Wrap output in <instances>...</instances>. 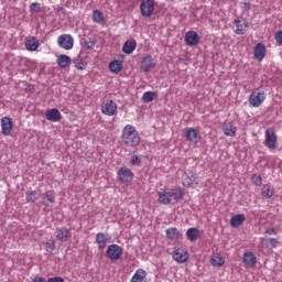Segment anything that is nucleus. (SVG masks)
<instances>
[{
    "label": "nucleus",
    "instance_id": "f257e3e1",
    "mask_svg": "<svg viewBox=\"0 0 282 282\" xmlns=\"http://www.w3.org/2000/svg\"><path fill=\"white\" fill-rule=\"evenodd\" d=\"M141 140L142 139L140 138V132H138L135 127L131 124L123 127L121 132V142L124 147L135 149V147H140Z\"/></svg>",
    "mask_w": 282,
    "mask_h": 282
},
{
    "label": "nucleus",
    "instance_id": "f03ea898",
    "mask_svg": "<svg viewBox=\"0 0 282 282\" xmlns=\"http://www.w3.org/2000/svg\"><path fill=\"white\" fill-rule=\"evenodd\" d=\"M141 17L145 19H151L155 12V1L154 0H142L140 4Z\"/></svg>",
    "mask_w": 282,
    "mask_h": 282
},
{
    "label": "nucleus",
    "instance_id": "7ed1b4c3",
    "mask_svg": "<svg viewBox=\"0 0 282 282\" xmlns=\"http://www.w3.org/2000/svg\"><path fill=\"white\" fill-rule=\"evenodd\" d=\"M263 145L267 147V149H270V151H274V149H276V132H274V129L268 128L265 130Z\"/></svg>",
    "mask_w": 282,
    "mask_h": 282
},
{
    "label": "nucleus",
    "instance_id": "20e7f679",
    "mask_svg": "<svg viewBox=\"0 0 282 282\" xmlns=\"http://www.w3.org/2000/svg\"><path fill=\"white\" fill-rule=\"evenodd\" d=\"M199 185V177L193 172L185 173L183 176V186L187 188H197Z\"/></svg>",
    "mask_w": 282,
    "mask_h": 282
},
{
    "label": "nucleus",
    "instance_id": "39448f33",
    "mask_svg": "<svg viewBox=\"0 0 282 282\" xmlns=\"http://www.w3.org/2000/svg\"><path fill=\"white\" fill-rule=\"evenodd\" d=\"M117 175L121 184H131V180H133V172L127 166L120 167Z\"/></svg>",
    "mask_w": 282,
    "mask_h": 282
},
{
    "label": "nucleus",
    "instance_id": "423d86ee",
    "mask_svg": "<svg viewBox=\"0 0 282 282\" xmlns=\"http://www.w3.org/2000/svg\"><path fill=\"white\" fill-rule=\"evenodd\" d=\"M122 252H123L122 247L118 245H110L107 248L106 257H108L110 261H118V259L122 257Z\"/></svg>",
    "mask_w": 282,
    "mask_h": 282
},
{
    "label": "nucleus",
    "instance_id": "0eeeda50",
    "mask_svg": "<svg viewBox=\"0 0 282 282\" xmlns=\"http://www.w3.org/2000/svg\"><path fill=\"white\" fill-rule=\"evenodd\" d=\"M264 100H265V93L254 90L249 97V105L250 107H261Z\"/></svg>",
    "mask_w": 282,
    "mask_h": 282
},
{
    "label": "nucleus",
    "instance_id": "6e6552de",
    "mask_svg": "<svg viewBox=\"0 0 282 282\" xmlns=\"http://www.w3.org/2000/svg\"><path fill=\"white\" fill-rule=\"evenodd\" d=\"M57 45L62 50H72L74 47V37L69 34H62L57 37Z\"/></svg>",
    "mask_w": 282,
    "mask_h": 282
},
{
    "label": "nucleus",
    "instance_id": "1a4fd4ad",
    "mask_svg": "<svg viewBox=\"0 0 282 282\" xmlns=\"http://www.w3.org/2000/svg\"><path fill=\"white\" fill-rule=\"evenodd\" d=\"M55 238L62 243H67L72 239V232H69L67 227H59L55 230Z\"/></svg>",
    "mask_w": 282,
    "mask_h": 282
},
{
    "label": "nucleus",
    "instance_id": "9d476101",
    "mask_svg": "<svg viewBox=\"0 0 282 282\" xmlns=\"http://www.w3.org/2000/svg\"><path fill=\"white\" fill-rule=\"evenodd\" d=\"M221 129L224 135L227 138H235V135H237V126H235L232 121L226 120L223 123Z\"/></svg>",
    "mask_w": 282,
    "mask_h": 282
},
{
    "label": "nucleus",
    "instance_id": "9b49d317",
    "mask_svg": "<svg viewBox=\"0 0 282 282\" xmlns=\"http://www.w3.org/2000/svg\"><path fill=\"white\" fill-rule=\"evenodd\" d=\"M13 127H14V123L12 122V119L10 117L1 118L2 135H12Z\"/></svg>",
    "mask_w": 282,
    "mask_h": 282
},
{
    "label": "nucleus",
    "instance_id": "f8f14e48",
    "mask_svg": "<svg viewBox=\"0 0 282 282\" xmlns=\"http://www.w3.org/2000/svg\"><path fill=\"white\" fill-rule=\"evenodd\" d=\"M117 111L118 105L113 100H107L101 108V112L105 113V116H116Z\"/></svg>",
    "mask_w": 282,
    "mask_h": 282
},
{
    "label": "nucleus",
    "instance_id": "ddd939ff",
    "mask_svg": "<svg viewBox=\"0 0 282 282\" xmlns=\"http://www.w3.org/2000/svg\"><path fill=\"white\" fill-rule=\"evenodd\" d=\"M45 118L50 122H61V120H63V115H61L58 109L52 108L45 111Z\"/></svg>",
    "mask_w": 282,
    "mask_h": 282
},
{
    "label": "nucleus",
    "instance_id": "4468645a",
    "mask_svg": "<svg viewBox=\"0 0 282 282\" xmlns=\"http://www.w3.org/2000/svg\"><path fill=\"white\" fill-rule=\"evenodd\" d=\"M188 251L182 248H178L173 252V259L176 263H186L188 261Z\"/></svg>",
    "mask_w": 282,
    "mask_h": 282
},
{
    "label": "nucleus",
    "instance_id": "2eb2a0df",
    "mask_svg": "<svg viewBox=\"0 0 282 282\" xmlns=\"http://www.w3.org/2000/svg\"><path fill=\"white\" fill-rule=\"evenodd\" d=\"M185 43L189 47H195V45H199V34L195 31H188L185 34Z\"/></svg>",
    "mask_w": 282,
    "mask_h": 282
},
{
    "label": "nucleus",
    "instance_id": "dca6fc26",
    "mask_svg": "<svg viewBox=\"0 0 282 282\" xmlns=\"http://www.w3.org/2000/svg\"><path fill=\"white\" fill-rule=\"evenodd\" d=\"M169 192L171 202H175V204H177L178 202H182V199H184L185 193L182 187H175L170 189Z\"/></svg>",
    "mask_w": 282,
    "mask_h": 282
},
{
    "label": "nucleus",
    "instance_id": "f3484780",
    "mask_svg": "<svg viewBox=\"0 0 282 282\" xmlns=\"http://www.w3.org/2000/svg\"><path fill=\"white\" fill-rule=\"evenodd\" d=\"M42 206H50L56 202V196L54 195V191H46L41 194Z\"/></svg>",
    "mask_w": 282,
    "mask_h": 282
},
{
    "label": "nucleus",
    "instance_id": "a211bd4d",
    "mask_svg": "<svg viewBox=\"0 0 282 282\" xmlns=\"http://www.w3.org/2000/svg\"><path fill=\"white\" fill-rule=\"evenodd\" d=\"M234 25H236L235 34L243 35L248 32V21L246 20H235Z\"/></svg>",
    "mask_w": 282,
    "mask_h": 282
},
{
    "label": "nucleus",
    "instance_id": "6ab92c4d",
    "mask_svg": "<svg viewBox=\"0 0 282 282\" xmlns=\"http://www.w3.org/2000/svg\"><path fill=\"white\" fill-rule=\"evenodd\" d=\"M141 69H143L145 74H149L151 69H155V62L153 61V57L149 55L143 57V59L141 61Z\"/></svg>",
    "mask_w": 282,
    "mask_h": 282
},
{
    "label": "nucleus",
    "instance_id": "aec40b11",
    "mask_svg": "<svg viewBox=\"0 0 282 282\" xmlns=\"http://www.w3.org/2000/svg\"><path fill=\"white\" fill-rule=\"evenodd\" d=\"M256 61H263L265 58V45L263 43H258L253 50Z\"/></svg>",
    "mask_w": 282,
    "mask_h": 282
},
{
    "label": "nucleus",
    "instance_id": "412c9836",
    "mask_svg": "<svg viewBox=\"0 0 282 282\" xmlns=\"http://www.w3.org/2000/svg\"><path fill=\"white\" fill-rule=\"evenodd\" d=\"M39 45V40L35 36H30L25 40V47L29 52H36Z\"/></svg>",
    "mask_w": 282,
    "mask_h": 282
},
{
    "label": "nucleus",
    "instance_id": "4be33fe9",
    "mask_svg": "<svg viewBox=\"0 0 282 282\" xmlns=\"http://www.w3.org/2000/svg\"><path fill=\"white\" fill-rule=\"evenodd\" d=\"M243 263L247 268H254L257 265V256L252 252H246L243 254Z\"/></svg>",
    "mask_w": 282,
    "mask_h": 282
},
{
    "label": "nucleus",
    "instance_id": "5701e85b",
    "mask_svg": "<svg viewBox=\"0 0 282 282\" xmlns=\"http://www.w3.org/2000/svg\"><path fill=\"white\" fill-rule=\"evenodd\" d=\"M243 221H246V215L238 214L231 217L230 226L231 228H239V226H243Z\"/></svg>",
    "mask_w": 282,
    "mask_h": 282
},
{
    "label": "nucleus",
    "instance_id": "b1692460",
    "mask_svg": "<svg viewBox=\"0 0 282 282\" xmlns=\"http://www.w3.org/2000/svg\"><path fill=\"white\" fill-rule=\"evenodd\" d=\"M159 204H163L164 206H169L171 204V194L166 189H162L159 192Z\"/></svg>",
    "mask_w": 282,
    "mask_h": 282
},
{
    "label": "nucleus",
    "instance_id": "393cba45",
    "mask_svg": "<svg viewBox=\"0 0 282 282\" xmlns=\"http://www.w3.org/2000/svg\"><path fill=\"white\" fill-rule=\"evenodd\" d=\"M165 235H166L167 239H170V241H177V239H180V237H182V234L175 227H171V228L166 229Z\"/></svg>",
    "mask_w": 282,
    "mask_h": 282
},
{
    "label": "nucleus",
    "instance_id": "a878e982",
    "mask_svg": "<svg viewBox=\"0 0 282 282\" xmlns=\"http://www.w3.org/2000/svg\"><path fill=\"white\" fill-rule=\"evenodd\" d=\"M185 137L189 142H199V132L195 128L187 129Z\"/></svg>",
    "mask_w": 282,
    "mask_h": 282
},
{
    "label": "nucleus",
    "instance_id": "bb28decb",
    "mask_svg": "<svg viewBox=\"0 0 282 282\" xmlns=\"http://www.w3.org/2000/svg\"><path fill=\"white\" fill-rule=\"evenodd\" d=\"M57 65L62 69L69 67V65H72V57H69L68 55H63V54L59 55L57 57Z\"/></svg>",
    "mask_w": 282,
    "mask_h": 282
},
{
    "label": "nucleus",
    "instance_id": "cd10ccee",
    "mask_svg": "<svg viewBox=\"0 0 282 282\" xmlns=\"http://www.w3.org/2000/svg\"><path fill=\"white\" fill-rule=\"evenodd\" d=\"M96 243L99 250H105L107 248V236L104 232H98L96 235Z\"/></svg>",
    "mask_w": 282,
    "mask_h": 282
},
{
    "label": "nucleus",
    "instance_id": "c85d7f7f",
    "mask_svg": "<svg viewBox=\"0 0 282 282\" xmlns=\"http://www.w3.org/2000/svg\"><path fill=\"white\" fill-rule=\"evenodd\" d=\"M80 45L84 50H94L96 47V41L89 36H85L80 40Z\"/></svg>",
    "mask_w": 282,
    "mask_h": 282
},
{
    "label": "nucleus",
    "instance_id": "c756f323",
    "mask_svg": "<svg viewBox=\"0 0 282 282\" xmlns=\"http://www.w3.org/2000/svg\"><path fill=\"white\" fill-rule=\"evenodd\" d=\"M186 238L188 241H197V239H199V229L195 227L188 228L186 231Z\"/></svg>",
    "mask_w": 282,
    "mask_h": 282
},
{
    "label": "nucleus",
    "instance_id": "7c9ffc66",
    "mask_svg": "<svg viewBox=\"0 0 282 282\" xmlns=\"http://www.w3.org/2000/svg\"><path fill=\"white\" fill-rule=\"evenodd\" d=\"M155 98H158V91L148 90L141 97V101L149 104V102H153V100H155Z\"/></svg>",
    "mask_w": 282,
    "mask_h": 282
},
{
    "label": "nucleus",
    "instance_id": "2f4dec72",
    "mask_svg": "<svg viewBox=\"0 0 282 282\" xmlns=\"http://www.w3.org/2000/svg\"><path fill=\"white\" fill-rule=\"evenodd\" d=\"M144 279H147V271L139 269L133 274L131 282H147Z\"/></svg>",
    "mask_w": 282,
    "mask_h": 282
},
{
    "label": "nucleus",
    "instance_id": "473e14b6",
    "mask_svg": "<svg viewBox=\"0 0 282 282\" xmlns=\"http://www.w3.org/2000/svg\"><path fill=\"white\" fill-rule=\"evenodd\" d=\"M109 69H110V72H112V74H120V72L122 69V62H120L118 59L110 62Z\"/></svg>",
    "mask_w": 282,
    "mask_h": 282
},
{
    "label": "nucleus",
    "instance_id": "72a5a7b5",
    "mask_svg": "<svg viewBox=\"0 0 282 282\" xmlns=\"http://www.w3.org/2000/svg\"><path fill=\"white\" fill-rule=\"evenodd\" d=\"M76 69H79L80 72H83V69L87 68V64L85 61H83V57L80 55L76 56L73 61Z\"/></svg>",
    "mask_w": 282,
    "mask_h": 282
},
{
    "label": "nucleus",
    "instance_id": "f704fd0d",
    "mask_svg": "<svg viewBox=\"0 0 282 282\" xmlns=\"http://www.w3.org/2000/svg\"><path fill=\"white\" fill-rule=\"evenodd\" d=\"M262 196L265 199H270V197L274 196V188L271 185H264L262 187Z\"/></svg>",
    "mask_w": 282,
    "mask_h": 282
},
{
    "label": "nucleus",
    "instance_id": "c9c22d12",
    "mask_svg": "<svg viewBox=\"0 0 282 282\" xmlns=\"http://www.w3.org/2000/svg\"><path fill=\"white\" fill-rule=\"evenodd\" d=\"M135 50V42H129L127 41L122 46V52L124 54H133V51Z\"/></svg>",
    "mask_w": 282,
    "mask_h": 282
},
{
    "label": "nucleus",
    "instance_id": "e433bc0d",
    "mask_svg": "<svg viewBox=\"0 0 282 282\" xmlns=\"http://www.w3.org/2000/svg\"><path fill=\"white\" fill-rule=\"evenodd\" d=\"M212 265L216 267V268H221V265H224V263H226V260H224L221 258V256L219 254H215L212 259Z\"/></svg>",
    "mask_w": 282,
    "mask_h": 282
},
{
    "label": "nucleus",
    "instance_id": "4c0bfd02",
    "mask_svg": "<svg viewBox=\"0 0 282 282\" xmlns=\"http://www.w3.org/2000/svg\"><path fill=\"white\" fill-rule=\"evenodd\" d=\"M93 21L95 23H104L105 21V15H102V12H100L99 10H95L93 12Z\"/></svg>",
    "mask_w": 282,
    "mask_h": 282
},
{
    "label": "nucleus",
    "instance_id": "58836bf2",
    "mask_svg": "<svg viewBox=\"0 0 282 282\" xmlns=\"http://www.w3.org/2000/svg\"><path fill=\"white\" fill-rule=\"evenodd\" d=\"M25 199L29 204H34L36 202V191H30L25 193Z\"/></svg>",
    "mask_w": 282,
    "mask_h": 282
},
{
    "label": "nucleus",
    "instance_id": "ea45409f",
    "mask_svg": "<svg viewBox=\"0 0 282 282\" xmlns=\"http://www.w3.org/2000/svg\"><path fill=\"white\" fill-rule=\"evenodd\" d=\"M42 8H41V3L37 2H33L30 4V12L32 14H39L40 12H42Z\"/></svg>",
    "mask_w": 282,
    "mask_h": 282
},
{
    "label": "nucleus",
    "instance_id": "a19ab883",
    "mask_svg": "<svg viewBox=\"0 0 282 282\" xmlns=\"http://www.w3.org/2000/svg\"><path fill=\"white\" fill-rule=\"evenodd\" d=\"M130 164L132 166H139V164H142V159H140V156H138V155H132L130 158Z\"/></svg>",
    "mask_w": 282,
    "mask_h": 282
},
{
    "label": "nucleus",
    "instance_id": "79ce46f5",
    "mask_svg": "<svg viewBox=\"0 0 282 282\" xmlns=\"http://www.w3.org/2000/svg\"><path fill=\"white\" fill-rule=\"evenodd\" d=\"M251 181H252V183L254 184V186H261V184H262V182H263V180L261 178V176H260V175H257V174H253V175L251 176Z\"/></svg>",
    "mask_w": 282,
    "mask_h": 282
},
{
    "label": "nucleus",
    "instance_id": "37998d69",
    "mask_svg": "<svg viewBox=\"0 0 282 282\" xmlns=\"http://www.w3.org/2000/svg\"><path fill=\"white\" fill-rule=\"evenodd\" d=\"M46 252H54V241H47L44 243Z\"/></svg>",
    "mask_w": 282,
    "mask_h": 282
},
{
    "label": "nucleus",
    "instance_id": "c03bdc74",
    "mask_svg": "<svg viewBox=\"0 0 282 282\" xmlns=\"http://www.w3.org/2000/svg\"><path fill=\"white\" fill-rule=\"evenodd\" d=\"M267 241L269 242V245L271 248H276V245L279 243V239L276 238H268Z\"/></svg>",
    "mask_w": 282,
    "mask_h": 282
},
{
    "label": "nucleus",
    "instance_id": "a18cd8bd",
    "mask_svg": "<svg viewBox=\"0 0 282 282\" xmlns=\"http://www.w3.org/2000/svg\"><path fill=\"white\" fill-rule=\"evenodd\" d=\"M240 8L241 10H245V12H249V10H251V4L250 2H241Z\"/></svg>",
    "mask_w": 282,
    "mask_h": 282
},
{
    "label": "nucleus",
    "instance_id": "49530a36",
    "mask_svg": "<svg viewBox=\"0 0 282 282\" xmlns=\"http://www.w3.org/2000/svg\"><path fill=\"white\" fill-rule=\"evenodd\" d=\"M278 45H282V31H278L274 35Z\"/></svg>",
    "mask_w": 282,
    "mask_h": 282
},
{
    "label": "nucleus",
    "instance_id": "de8ad7c7",
    "mask_svg": "<svg viewBox=\"0 0 282 282\" xmlns=\"http://www.w3.org/2000/svg\"><path fill=\"white\" fill-rule=\"evenodd\" d=\"M46 282H65V280H63V278L61 276H55V278L48 279Z\"/></svg>",
    "mask_w": 282,
    "mask_h": 282
},
{
    "label": "nucleus",
    "instance_id": "09e8293b",
    "mask_svg": "<svg viewBox=\"0 0 282 282\" xmlns=\"http://www.w3.org/2000/svg\"><path fill=\"white\" fill-rule=\"evenodd\" d=\"M276 232H278V230L274 229V228H270V229H267V230L264 231L265 235H270V236L276 235Z\"/></svg>",
    "mask_w": 282,
    "mask_h": 282
},
{
    "label": "nucleus",
    "instance_id": "8fccbe9b",
    "mask_svg": "<svg viewBox=\"0 0 282 282\" xmlns=\"http://www.w3.org/2000/svg\"><path fill=\"white\" fill-rule=\"evenodd\" d=\"M32 282H47V281H45V278H43V276H35V278L32 280Z\"/></svg>",
    "mask_w": 282,
    "mask_h": 282
}]
</instances>
